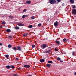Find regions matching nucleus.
Segmentation results:
<instances>
[{
  "instance_id": "nucleus-1",
  "label": "nucleus",
  "mask_w": 76,
  "mask_h": 76,
  "mask_svg": "<svg viewBox=\"0 0 76 76\" xmlns=\"http://www.w3.org/2000/svg\"><path fill=\"white\" fill-rule=\"evenodd\" d=\"M17 49L15 47H13V48H12L15 51H16V50H18V51H22V47L21 46H18L17 47Z\"/></svg>"
},
{
  "instance_id": "nucleus-38",
  "label": "nucleus",
  "mask_w": 76,
  "mask_h": 76,
  "mask_svg": "<svg viewBox=\"0 0 76 76\" xmlns=\"http://www.w3.org/2000/svg\"><path fill=\"white\" fill-rule=\"evenodd\" d=\"M57 1H58V2H60V1H61V0H57Z\"/></svg>"
},
{
  "instance_id": "nucleus-33",
  "label": "nucleus",
  "mask_w": 76,
  "mask_h": 76,
  "mask_svg": "<svg viewBox=\"0 0 76 76\" xmlns=\"http://www.w3.org/2000/svg\"><path fill=\"white\" fill-rule=\"evenodd\" d=\"M8 37H9V38H12V36H8Z\"/></svg>"
},
{
  "instance_id": "nucleus-8",
  "label": "nucleus",
  "mask_w": 76,
  "mask_h": 76,
  "mask_svg": "<svg viewBox=\"0 0 76 76\" xmlns=\"http://www.w3.org/2000/svg\"><path fill=\"white\" fill-rule=\"evenodd\" d=\"M18 25L20 26H24V24H23L19 23L18 24Z\"/></svg>"
},
{
  "instance_id": "nucleus-34",
  "label": "nucleus",
  "mask_w": 76,
  "mask_h": 76,
  "mask_svg": "<svg viewBox=\"0 0 76 76\" xmlns=\"http://www.w3.org/2000/svg\"><path fill=\"white\" fill-rule=\"evenodd\" d=\"M35 45H32V48H34L35 47Z\"/></svg>"
},
{
  "instance_id": "nucleus-6",
  "label": "nucleus",
  "mask_w": 76,
  "mask_h": 76,
  "mask_svg": "<svg viewBox=\"0 0 76 76\" xmlns=\"http://www.w3.org/2000/svg\"><path fill=\"white\" fill-rule=\"evenodd\" d=\"M46 66H47L48 68H50V67H51V64H46Z\"/></svg>"
},
{
  "instance_id": "nucleus-29",
  "label": "nucleus",
  "mask_w": 76,
  "mask_h": 76,
  "mask_svg": "<svg viewBox=\"0 0 76 76\" xmlns=\"http://www.w3.org/2000/svg\"><path fill=\"white\" fill-rule=\"evenodd\" d=\"M26 10H26V9H24L23 10V12H26Z\"/></svg>"
},
{
  "instance_id": "nucleus-4",
  "label": "nucleus",
  "mask_w": 76,
  "mask_h": 76,
  "mask_svg": "<svg viewBox=\"0 0 76 76\" xmlns=\"http://www.w3.org/2000/svg\"><path fill=\"white\" fill-rule=\"evenodd\" d=\"M58 22L57 21L55 22L54 23V25L55 27H57V26H58Z\"/></svg>"
},
{
  "instance_id": "nucleus-46",
  "label": "nucleus",
  "mask_w": 76,
  "mask_h": 76,
  "mask_svg": "<svg viewBox=\"0 0 76 76\" xmlns=\"http://www.w3.org/2000/svg\"><path fill=\"white\" fill-rule=\"evenodd\" d=\"M26 17H28V15H26Z\"/></svg>"
},
{
  "instance_id": "nucleus-30",
  "label": "nucleus",
  "mask_w": 76,
  "mask_h": 76,
  "mask_svg": "<svg viewBox=\"0 0 76 76\" xmlns=\"http://www.w3.org/2000/svg\"><path fill=\"white\" fill-rule=\"evenodd\" d=\"M55 51H58V49H56V48H55Z\"/></svg>"
},
{
  "instance_id": "nucleus-44",
  "label": "nucleus",
  "mask_w": 76,
  "mask_h": 76,
  "mask_svg": "<svg viewBox=\"0 0 76 76\" xmlns=\"http://www.w3.org/2000/svg\"><path fill=\"white\" fill-rule=\"evenodd\" d=\"M74 75H76V72H75L74 73Z\"/></svg>"
},
{
  "instance_id": "nucleus-42",
  "label": "nucleus",
  "mask_w": 76,
  "mask_h": 76,
  "mask_svg": "<svg viewBox=\"0 0 76 76\" xmlns=\"http://www.w3.org/2000/svg\"><path fill=\"white\" fill-rule=\"evenodd\" d=\"M25 34L26 36H27V35H28V33H26Z\"/></svg>"
},
{
  "instance_id": "nucleus-41",
  "label": "nucleus",
  "mask_w": 76,
  "mask_h": 76,
  "mask_svg": "<svg viewBox=\"0 0 76 76\" xmlns=\"http://www.w3.org/2000/svg\"><path fill=\"white\" fill-rule=\"evenodd\" d=\"M55 13L56 14H57V13H58V12H57L56 11V12H55Z\"/></svg>"
},
{
  "instance_id": "nucleus-11",
  "label": "nucleus",
  "mask_w": 76,
  "mask_h": 76,
  "mask_svg": "<svg viewBox=\"0 0 76 76\" xmlns=\"http://www.w3.org/2000/svg\"><path fill=\"white\" fill-rule=\"evenodd\" d=\"M51 52V50H47L45 51V52L46 53H49Z\"/></svg>"
},
{
  "instance_id": "nucleus-31",
  "label": "nucleus",
  "mask_w": 76,
  "mask_h": 76,
  "mask_svg": "<svg viewBox=\"0 0 76 76\" xmlns=\"http://www.w3.org/2000/svg\"><path fill=\"white\" fill-rule=\"evenodd\" d=\"M32 19H35V17L34 16H32L31 17Z\"/></svg>"
},
{
  "instance_id": "nucleus-50",
  "label": "nucleus",
  "mask_w": 76,
  "mask_h": 76,
  "mask_svg": "<svg viewBox=\"0 0 76 76\" xmlns=\"http://www.w3.org/2000/svg\"><path fill=\"white\" fill-rule=\"evenodd\" d=\"M18 69H19V68H18Z\"/></svg>"
},
{
  "instance_id": "nucleus-15",
  "label": "nucleus",
  "mask_w": 76,
  "mask_h": 76,
  "mask_svg": "<svg viewBox=\"0 0 76 76\" xmlns=\"http://www.w3.org/2000/svg\"><path fill=\"white\" fill-rule=\"evenodd\" d=\"M70 1L72 4L74 3V0H70Z\"/></svg>"
},
{
  "instance_id": "nucleus-49",
  "label": "nucleus",
  "mask_w": 76,
  "mask_h": 76,
  "mask_svg": "<svg viewBox=\"0 0 76 76\" xmlns=\"http://www.w3.org/2000/svg\"><path fill=\"white\" fill-rule=\"evenodd\" d=\"M63 4H62V5H63Z\"/></svg>"
},
{
  "instance_id": "nucleus-5",
  "label": "nucleus",
  "mask_w": 76,
  "mask_h": 76,
  "mask_svg": "<svg viewBox=\"0 0 76 76\" xmlns=\"http://www.w3.org/2000/svg\"><path fill=\"white\" fill-rule=\"evenodd\" d=\"M72 14H74V15H76V10L74 9L73 11L72 12Z\"/></svg>"
},
{
  "instance_id": "nucleus-3",
  "label": "nucleus",
  "mask_w": 76,
  "mask_h": 76,
  "mask_svg": "<svg viewBox=\"0 0 76 76\" xmlns=\"http://www.w3.org/2000/svg\"><path fill=\"white\" fill-rule=\"evenodd\" d=\"M23 67L25 68L29 69V67H30V65L27 64H25L24 65H23Z\"/></svg>"
},
{
  "instance_id": "nucleus-10",
  "label": "nucleus",
  "mask_w": 76,
  "mask_h": 76,
  "mask_svg": "<svg viewBox=\"0 0 76 76\" xmlns=\"http://www.w3.org/2000/svg\"><path fill=\"white\" fill-rule=\"evenodd\" d=\"M40 62H43L45 61V60L44 59H41L40 60Z\"/></svg>"
},
{
  "instance_id": "nucleus-12",
  "label": "nucleus",
  "mask_w": 76,
  "mask_h": 76,
  "mask_svg": "<svg viewBox=\"0 0 76 76\" xmlns=\"http://www.w3.org/2000/svg\"><path fill=\"white\" fill-rule=\"evenodd\" d=\"M6 32H11V30L9 29H7L6 30Z\"/></svg>"
},
{
  "instance_id": "nucleus-26",
  "label": "nucleus",
  "mask_w": 76,
  "mask_h": 76,
  "mask_svg": "<svg viewBox=\"0 0 76 76\" xmlns=\"http://www.w3.org/2000/svg\"><path fill=\"white\" fill-rule=\"evenodd\" d=\"M26 17V15H23L22 17V18L23 19H24L25 17Z\"/></svg>"
},
{
  "instance_id": "nucleus-9",
  "label": "nucleus",
  "mask_w": 76,
  "mask_h": 76,
  "mask_svg": "<svg viewBox=\"0 0 76 76\" xmlns=\"http://www.w3.org/2000/svg\"><path fill=\"white\" fill-rule=\"evenodd\" d=\"M14 28L15 29H16V30H18V29H19V27L17 26L14 27Z\"/></svg>"
},
{
  "instance_id": "nucleus-17",
  "label": "nucleus",
  "mask_w": 76,
  "mask_h": 76,
  "mask_svg": "<svg viewBox=\"0 0 76 76\" xmlns=\"http://www.w3.org/2000/svg\"><path fill=\"white\" fill-rule=\"evenodd\" d=\"M53 0H49V3L50 4H53Z\"/></svg>"
},
{
  "instance_id": "nucleus-2",
  "label": "nucleus",
  "mask_w": 76,
  "mask_h": 76,
  "mask_svg": "<svg viewBox=\"0 0 76 76\" xmlns=\"http://www.w3.org/2000/svg\"><path fill=\"white\" fill-rule=\"evenodd\" d=\"M48 47V45L46 44H43L42 46H41V48L42 49H44L46 47Z\"/></svg>"
},
{
  "instance_id": "nucleus-28",
  "label": "nucleus",
  "mask_w": 76,
  "mask_h": 76,
  "mask_svg": "<svg viewBox=\"0 0 76 76\" xmlns=\"http://www.w3.org/2000/svg\"><path fill=\"white\" fill-rule=\"evenodd\" d=\"M13 76H19V75L16 74H14L13 75Z\"/></svg>"
},
{
  "instance_id": "nucleus-45",
  "label": "nucleus",
  "mask_w": 76,
  "mask_h": 76,
  "mask_svg": "<svg viewBox=\"0 0 76 76\" xmlns=\"http://www.w3.org/2000/svg\"><path fill=\"white\" fill-rule=\"evenodd\" d=\"M0 28H3L2 26H0Z\"/></svg>"
},
{
  "instance_id": "nucleus-43",
  "label": "nucleus",
  "mask_w": 76,
  "mask_h": 76,
  "mask_svg": "<svg viewBox=\"0 0 76 76\" xmlns=\"http://www.w3.org/2000/svg\"><path fill=\"white\" fill-rule=\"evenodd\" d=\"M3 45V44L0 43V45Z\"/></svg>"
},
{
  "instance_id": "nucleus-22",
  "label": "nucleus",
  "mask_w": 76,
  "mask_h": 76,
  "mask_svg": "<svg viewBox=\"0 0 76 76\" xmlns=\"http://www.w3.org/2000/svg\"><path fill=\"white\" fill-rule=\"evenodd\" d=\"M8 48H11L12 47V45L10 44H9L8 45Z\"/></svg>"
},
{
  "instance_id": "nucleus-21",
  "label": "nucleus",
  "mask_w": 76,
  "mask_h": 76,
  "mask_svg": "<svg viewBox=\"0 0 76 76\" xmlns=\"http://www.w3.org/2000/svg\"><path fill=\"white\" fill-rule=\"evenodd\" d=\"M10 68H11V69H15V66H13V65L10 66Z\"/></svg>"
},
{
  "instance_id": "nucleus-47",
  "label": "nucleus",
  "mask_w": 76,
  "mask_h": 76,
  "mask_svg": "<svg viewBox=\"0 0 76 76\" xmlns=\"http://www.w3.org/2000/svg\"><path fill=\"white\" fill-rule=\"evenodd\" d=\"M51 48V47H49L48 48V49H49V48Z\"/></svg>"
},
{
  "instance_id": "nucleus-51",
  "label": "nucleus",
  "mask_w": 76,
  "mask_h": 76,
  "mask_svg": "<svg viewBox=\"0 0 76 76\" xmlns=\"http://www.w3.org/2000/svg\"><path fill=\"white\" fill-rule=\"evenodd\" d=\"M62 34H64V33H62Z\"/></svg>"
},
{
  "instance_id": "nucleus-24",
  "label": "nucleus",
  "mask_w": 76,
  "mask_h": 76,
  "mask_svg": "<svg viewBox=\"0 0 76 76\" xmlns=\"http://www.w3.org/2000/svg\"><path fill=\"white\" fill-rule=\"evenodd\" d=\"M48 63H53V62L52 61H48Z\"/></svg>"
},
{
  "instance_id": "nucleus-39",
  "label": "nucleus",
  "mask_w": 76,
  "mask_h": 76,
  "mask_svg": "<svg viewBox=\"0 0 76 76\" xmlns=\"http://www.w3.org/2000/svg\"><path fill=\"white\" fill-rule=\"evenodd\" d=\"M23 37H24L26 36L25 34H23Z\"/></svg>"
},
{
  "instance_id": "nucleus-23",
  "label": "nucleus",
  "mask_w": 76,
  "mask_h": 76,
  "mask_svg": "<svg viewBox=\"0 0 76 76\" xmlns=\"http://www.w3.org/2000/svg\"><path fill=\"white\" fill-rule=\"evenodd\" d=\"M9 18H10V19H13V16L10 15L9 16Z\"/></svg>"
},
{
  "instance_id": "nucleus-32",
  "label": "nucleus",
  "mask_w": 76,
  "mask_h": 76,
  "mask_svg": "<svg viewBox=\"0 0 76 76\" xmlns=\"http://www.w3.org/2000/svg\"><path fill=\"white\" fill-rule=\"evenodd\" d=\"M38 26H41V23L38 24Z\"/></svg>"
},
{
  "instance_id": "nucleus-14",
  "label": "nucleus",
  "mask_w": 76,
  "mask_h": 76,
  "mask_svg": "<svg viewBox=\"0 0 76 76\" xmlns=\"http://www.w3.org/2000/svg\"><path fill=\"white\" fill-rule=\"evenodd\" d=\"M31 1H26V3H27L28 4H31Z\"/></svg>"
},
{
  "instance_id": "nucleus-19",
  "label": "nucleus",
  "mask_w": 76,
  "mask_h": 76,
  "mask_svg": "<svg viewBox=\"0 0 76 76\" xmlns=\"http://www.w3.org/2000/svg\"><path fill=\"white\" fill-rule=\"evenodd\" d=\"M1 24L2 25H6V22L5 21H2Z\"/></svg>"
},
{
  "instance_id": "nucleus-48",
  "label": "nucleus",
  "mask_w": 76,
  "mask_h": 76,
  "mask_svg": "<svg viewBox=\"0 0 76 76\" xmlns=\"http://www.w3.org/2000/svg\"><path fill=\"white\" fill-rule=\"evenodd\" d=\"M64 32H66V31L64 30Z\"/></svg>"
},
{
  "instance_id": "nucleus-7",
  "label": "nucleus",
  "mask_w": 76,
  "mask_h": 76,
  "mask_svg": "<svg viewBox=\"0 0 76 76\" xmlns=\"http://www.w3.org/2000/svg\"><path fill=\"white\" fill-rule=\"evenodd\" d=\"M55 44H57V45H59V44H60V42L59 41L56 40L55 42Z\"/></svg>"
},
{
  "instance_id": "nucleus-40",
  "label": "nucleus",
  "mask_w": 76,
  "mask_h": 76,
  "mask_svg": "<svg viewBox=\"0 0 76 76\" xmlns=\"http://www.w3.org/2000/svg\"><path fill=\"white\" fill-rule=\"evenodd\" d=\"M63 61H61V60H60V62H63Z\"/></svg>"
},
{
  "instance_id": "nucleus-27",
  "label": "nucleus",
  "mask_w": 76,
  "mask_h": 76,
  "mask_svg": "<svg viewBox=\"0 0 76 76\" xmlns=\"http://www.w3.org/2000/svg\"><path fill=\"white\" fill-rule=\"evenodd\" d=\"M63 41L64 42H66V41H67V40H66V39L64 38L63 39Z\"/></svg>"
},
{
  "instance_id": "nucleus-25",
  "label": "nucleus",
  "mask_w": 76,
  "mask_h": 76,
  "mask_svg": "<svg viewBox=\"0 0 76 76\" xmlns=\"http://www.w3.org/2000/svg\"><path fill=\"white\" fill-rule=\"evenodd\" d=\"M57 60L58 61H59V60H61V58H60L58 57L57 58Z\"/></svg>"
},
{
  "instance_id": "nucleus-35",
  "label": "nucleus",
  "mask_w": 76,
  "mask_h": 76,
  "mask_svg": "<svg viewBox=\"0 0 76 76\" xmlns=\"http://www.w3.org/2000/svg\"><path fill=\"white\" fill-rule=\"evenodd\" d=\"M18 60H19V58H16V61H18Z\"/></svg>"
},
{
  "instance_id": "nucleus-20",
  "label": "nucleus",
  "mask_w": 76,
  "mask_h": 76,
  "mask_svg": "<svg viewBox=\"0 0 76 76\" xmlns=\"http://www.w3.org/2000/svg\"><path fill=\"white\" fill-rule=\"evenodd\" d=\"M28 27L29 28H30V29H31V28H32V25H30L28 26Z\"/></svg>"
},
{
  "instance_id": "nucleus-16",
  "label": "nucleus",
  "mask_w": 76,
  "mask_h": 76,
  "mask_svg": "<svg viewBox=\"0 0 76 76\" xmlns=\"http://www.w3.org/2000/svg\"><path fill=\"white\" fill-rule=\"evenodd\" d=\"M6 67L7 69H10V66L7 65L6 66Z\"/></svg>"
},
{
  "instance_id": "nucleus-13",
  "label": "nucleus",
  "mask_w": 76,
  "mask_h": 76,
  "mask_svg": "<svg viewBox=\"0 0 76 76\" xmlns=\"http://www.w3.org/2000/svg\"><path fill=\"white\" fill-rule=\"evenodd\" d=\"M5 57L6 58H7V59H9V55H5Z\"/></svg>"
},
{
  "instance_id": "nucleus-18",
  "label": "nucleus",
  "mask_w": 76,
  "mask_h": 76,
  "mask_svg": "<svg viewBox=\"0 0 76 76\" xmlns=\"http://www.w3.org/2000/svg\"><path fill=\"white\" fill-rule=\"evenodd\" d=\"M57 2H56V0H53V4H56V3Z\"/></svg>"
},
{
  "instance_id": "nucleus-36",
  "label": "nucleus",
  "mask_w": 76,
  "mask_h": 76,
  "mask_svg": "<svg viewBox=\"0 0 76 76\" xmlns=\"http://www.w3.org/2000/svg\"><path fill=\"white\" fill-rule=\"evenodd\" d=\"M75 52L74 51H73V53H72V55L73 56H74V54H75Z\"/></svg>"
},
{
  "instance_id": "nucleus-37",
  "label": "nucleus",
  "mask_w": 76,
  "mask_h": 76,
  "mask_svg": "<svg viewBox=\"0 0 76 76\" xmlns=\"http://www.w3.org/2000/svg\"><path fill=\"white\" fill-rule=\"evenodd\" d=\"M73 8H74V9H75V8H76V6H75V5H74L73 7Z\"/></svg>"
}]
</instances>
